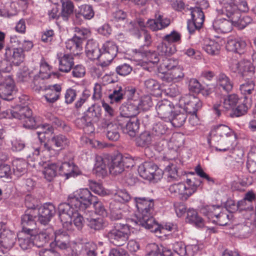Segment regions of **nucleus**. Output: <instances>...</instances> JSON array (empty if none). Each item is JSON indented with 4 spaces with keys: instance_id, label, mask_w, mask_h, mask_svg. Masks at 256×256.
Here are the masks:
<instances>
[{
    "instance_id": "obj_24",
    "label": "nucleus",
    "mask_w": 256,
    "mask_h": 256,
    "mask_svg": "<svg viewBox=\"0 0 256 256\" xmlns=\"http://www.w3.org/2000/svg\"><path fill=\"white\" fill-rule=\"evenodd\" d=\"M222 5V14L232 19L238 14V4L236 0H220Z\"/></svg>"
},
{
    "instance_id": "obj_54",
    "label": "nucleus",
    "mask_w": 256,
    "mask_h": 256,
    "mask_svg": "<svg viewBox=\"0 0 256 256\" xmlns=\"http://www.w3.org/2000/svg\"><path fill=\"white\" fill-rule=\"evenodd\" d=\"M58 166L55 163H52L46 166L42 172L44 178L48 181H51L56 175Z\"/></svg>"
},
{
    "instance_id": "obj_14",
    "label": "nucleus",
    "mask_w": 256,
    "mask_h": 256,
    "mask_svg": "<svg viewBox=\"0 0 256 256\" xmlns=\"http://www.w3.org/2000/svg\"><path fill=\"white\" fill-rule=\"evenodd\" d=\"M138 172L141 177L150 180L160 178V170L156 165L152 162H145L138 168Z\"/></svg>"
},
{
    "instance_id": "obj_16",
    "label": "nucleus",
    "mask_w": 256,
    "mask_h": 256,
    "mask_svg": "<svg viewBox=\"0 0 256 256\" xmlns=\"http://www.w3.org/2000/svg\"><path fill=\"white\" fill-rule=\"evenodd\" d=\"M239 98L237 94H232L227 96L224 100L223 104H215L213 109L217 116H220L224 109L226 110H233L238 104Z\"/></svg>"
},
{
    "instance_id": "obj_25",
    "label": "nucleus",
    "mask_w": 256,
    "mask_h": 256,
    "mask_svg": "<svg viewBox=\"0 0 256 256\" xmlns=\"http://www.w3.org/2000/svg\"><path fill=\"white\" fill-rule=\"evenodd\" d=\"M54 242L50 245H55L60 250H66L70 246V236L66 232L59 230L55 232Z\"/></svg>"
},
{
    "instance_id": "obj_23",
    "label": "nucleus",
    "mask_w": 256,
    "mask_h": 256,
    "mask_svg": "<svg viewBox=\"0 0 256 256\" xmlns=\"http://www.w3.org/2000/svg\"><path fill=\"white\" fill-rule=\"evenodd\" d=\"M14 82L13 79L8 76L0 84V97L2 99L10 100L12 98V94L14 92Z\"/></svg>"
},
{
    "instance_id": "obj_13",
    "label": "nucleus",
    "mask_w": 256,
    "mask_h": 256,
    "mask_svg": "<svg viewBox=\"0 0 256 256\" xmlns=\"http://www.w3.org/2000/svg\"><path fill=\"white\" fill-rule=\"evenodd\" d=\"M16 235L4 222L0 223V248L9 250L13 247Z\"/></svg>"
},
{
    "instance_id": "obj_12",
    "label": "nucleus",
    "mask_w": 256,
    "mask_h": 256,
    "mask_svg": "<svg viewBox=\"0 0 256 256\" xmlns=\"http://www.w3.org/2000/svg\"><path fill=\"white\" fill-rule=\"evenodd\" d=\"M34 71V75L32 80L33 88L36 91H40L42 88L43 80L48 78L50 76V67L47 62L42 60L40 70L35 69Z\"/></svg>"
},
{
    "instance_id": "obj_37",
    "label": "nucleus",
    "mask_w": 256,
    "mask_h": 256,
    "mask_svg": "<svg viewBox=\"0 0 256 256\" xmlns=\"http://www.w3.org/2000/svg\"><path fill=\"white\" fill-rule=\"evenodd\" d=\"M233 24L224 18L216 20L213 22L212 26L214 30L218 32L227 33L230 32L232 28Z\"/></svg>"
},
{
    "instance_id": "obj_4",
    "label": "nucleus",
    "mask_w": 256,
    "mask_h": 256,
    "mask_svg": "<svg viewBox=\"0 0 256 256\" xmlns=\"http://www.w3.org/2000/svg\"><path fill=\"white\" fill-rule=\"evenodd\" d=\"M59 217L63 228L67 230H70L72 228V220L78 230L82 228L84 218L78 211L79 209L70 208L66 202L58 206Z\"/></svg>"
},
{
    "instance_id": "obj_40",
    "label": "nucleus",
    "mask_w": 256,
    "mask_h": 256,
    "mask_svg": "<svg viewBox=\"0 0 256 256\" xmlns=\"http://www.w3.org/2000/svg\"><path fill=\"white\" fill-rule=\"evenodd\" d=\"M82 40L77 36H73L66 42V47L74 56L78 55L82 50Z\"/></svg>"
},
{
    "instance_id": "obj_7",
    "label": "nucleus",
    "mask_w": 256,
    "mask_h": 256,
    "mask_svg": "<svg viewBox=\"0 0 256 256\" xmlns=\"http://www.w3.org/2000/svg\"><path fill=\"white\" fill-rule=\"evenodd\" d=\"M129 224L115 223L112 228L108 230L104 236L114 245L120 246L128 241L130 234Z\"/></svg>"
},
{
    "instance_id": "obj_1",
    "label": "nucleus",
    "mask_w": 256,
    "mask_h": 256,
    "mask_svg": "<svg viewBox=\"0 0 256 256\" xmlns=\"http://www.w3.org/2000/svg\"><path fill=\"white\" fill-rule=\"evenodd\" d=\"M41 126L43 129L42 131L36 132L40 142V145L34 143L26 150V157L28 158L32 157V160H35L38 156L46 160L57 155L58 154V150L54 148L52 146L62 150L66 148L70 144L69 139L66 136L62 134L54 135L46 142L43 143L42 140L43 137L44 136V134L52 132L53 129L49 124H44Z\"/></svg>"
},
{
    "instance_id": "obj_53",
    "label": "nucleus",
    "mask_w": 256,
    "mask_h": 256,
    "mask_svg": "<svg viewBox=\"0 0 256 256\" xmlns=\"http://www.w3.org/2000/svg\"><path fill=\"white\" fill-rule=\"evenodd\" d=\"M14 166V174L18 176H22L26 172L27 164L26 161L22 159H16L12 162Z\"/></svg>"
},
{
    "instance_id": "obj_9",
    "label": "nucleus",
    "mask_w": 256,
    "mask_h": 256,
    "mask_svg": "<svg viewBox=\"0 0 256 256\" xmlns=\"http://www.w3.org/2000/svg\"><path fill=\"white\" fill-rule=\"evenodd\" d=\"M230 67L232 72L238 73L240 76L246 79L252 78L254 74V68L248 60H243L240 62L233 60Z\"/></svg>"
},
{
    "instance_id": "obj_64",
    "label": "nucleus",
    "mask_w": 256,
    "mask_h": 256,
    "mask_svg": "<svg viewBox=\"0 0 256 256\" xmlns=\"http://www.w3.org/2000/svg\"><path fill=\"white\" fill-rule=\"evenodd\" d=\"M112 102H118L124 98V91L122 86H118L114 90L112 94L109 95Z\"/></svg>"
},
{
    "instance_id": "obj_58",
    "label": "nucleus",
    "mask_w": 256,
    "mask_h": 256,
    "mask_svg": "<svg viewBox=\"0 0 256 256\" xmlns=\"http://www.w3.org/2000/svg\"><path fill=\"white\" fill-rule=\"evenodd\" d=\"M164 174L170 181L178 180L179 178L176 166L173 164H170L166 166Z\"/></svg>"
},
{
    "instance_id": "obj_39",
    "label": "nucleus",
    "mask_w": 256,
    "mask_h": 256,
    "mask_svg": "<svg viewBox=\"0 0 256 256\" xmlns=\"http://www.w3.org/2000/svg\"><path fill=\"white\" fill-rule=\"evenodd\" d=\"M122 204L116 201L110 203L109 218L112 220H118L123 218L124 211L122 210Z\"/></svg>"
},
{
    "instance_id": "obj_38",
    "label": "nucleus",
    "mask_w": 256,
    "mask_h": 256,
    "mask_svg": "<svg viewBox=\"0 0 256 256\" xmlns=\"http://www.w3.org/2000/svg\"><path fill=\"white\" fill-rule=\"evenodd\" d=\"M216 85L219 89L226 92H230L233 88V82L224 73L221 72L216 76Z\"/></svg>"
},
{
    "instance_id": "obj_8",
    "label": "nucleus",
    "mask_w": 256,
    "mask_h": 256,
    "mask_svg": "<svg viewBox=\"0 0 256 256\" xmlns=\"http://www.w3.org/2000/svg\"><path fill=\"white\" fill-rule=\"evenodd\" d=\"M220 206L214 205L206 206L201 209L202 212L212 222L220 226H225L230 220L229 216L226 212H220Z\"/></svg>"
},
{
    "instance_id": "obj_45",
    "label": "nucleus",
    "mask_w": 256,
    "mask_h": 256,
    "mask_svg": "<svg viewBox=\"0 0 256 256\" xmlns=\"http://www.w3.org/2000/svg\"><path fill=\"white\" fill-rule=\"evenodd\" d=\"M139 125L138 120L136 118H132L126 122L125 126L123 128V132L130 136H134L139 128Z\"/></svg>"
},
{
    "instance_id": "obj_50",
    "label": "nucleus",
    "mask_w": 256,
    "mask_h": 256,
    "mask_svg": "<svg viewBox=\"0 0 256 256\" xmlns=\"http://www.w3.org/2000/svg\"><path fill=\"white\" fill-rule=\"evenodd\" d=\"M62 9L60 12L61 16L64 20H68L70 16L73 13L74 6L72 2L69 0H64L62 2Z\"/></svg>"
},
{
    "instance_id": "obj_44",
    "label": "nucleus",
    "mask_w": 256,
    "mask_h": 256,
    "mask_svg": "<svg viewBox=\"0 0 256 256\" xmlns=\"http://www.w3.org/2000/svg\"><path fill=\"white\" fill-rule=\"evenodd\" d=\"M230 20L233 25L240 30L244 28L252 22V19L250 16H241L240 12L236 14L234 16H232Z\"/></svg>"
},
{
    "instance_id": "obj_32",
    "label": "nucleus",
    "mask_w": 256,
    "mask_h": 256,
    "mask_svg": "<svg viewBox=\"0 0 256 256\" xmlns=\"http://www.w3.org/2000/svg\"><path fill=\"white\" fill-rule=\"evenodd\" d=\"M44 98L48 103L52 104L56 102L60 98L62 87L60 85L55 84L50 86L46 90Z\"/></svg>"
},
{
    "instance_id": "obj_57",
    "label": "nucleus",
    "mask_w": 256,
    "mask_h": 256,
    "mask_svg": "<svg viewBox=\"0 0 256 256\" xmlns=\"http://www.w3.org/2000/svg\"><path fill=\"white\" fill-rule=\"evenodd\" d=\"M138 106V110H147L150 109L152 106V98L149 95L142 96L139 101H136Z\"/></svg>"
},
{
    "instance_id": "obj_29",
    "label": "nucleus",
    "mask_w": 256,
    "mask_h": 256,
    "mask_svg": "<svg viewBox=\"0 0 256 256\" xmlns=\"http://www.w3.org/2000/svg\"><path fill=\"white\" fill-rule=\"evenodd\" d=\"M53 232L52 228H48L46 230H42L36 235L32 234V239L34 246L38 248L42 247L48 243L50 235Z\"/></svg>"
},
{
    "instance_id": "obj_27",
    "label": "nucleus",
    "mask_w": 256,
    "mask_h": 256,
    "mask_svg": "<svg viewBox=\"0 0 256 256\" xmlns=\"http://www.w3.org/2000/svg\"><path fill=\"white\" fill-rule=\"evenodd\" d=\"M256 84L252 78L246 79L245 82L240 86V90L246 98L256 100Z\"/></svg>"
},
{
    "instance_id": "obj_26",
    "label": "nucleus",
    "mask_w": 256,
    "mask_h": 256,
    "mask_svg": "<svg viewBox=\"0 0 256 256\" xmlns=\"http://www.w3.org/2000/svg\"><path fill=\"white\" fill-rule=\"evenodd\" d=\"M18 119L23 120V126L26 128H36L35 120L32 117V111L26 106H23L20 108Z\"/></svg>"
},
{
    "instance_id": "obj_47",
    "label": "nucleus",
    "mask_w": 256,
    "mask_h": 256,
    "mask_svg": "<svg viewBox=\"0 0 256 256\" xmlns=\"http://www.w3.org/2000/svg\"><path fill=\"white\" fill-rule=\"evenodd\" d=\"M186 220L194 224L196 226L202 228L204 226V220L200 217L196 210L190 208L187 211Z\"/></svg>"
},
{
    "instance_id": "obj_33",
    "label": "nucleus",
    "mask_w": 256,
    "mask_h": 256,
    "mask_svg": "<svg viewBox=\"0 0 256 256\" xmlns=\"http://www.w3.org/2000/svg\"><path fill=\"white\" fill-rule=\"evenodd\" d=\"M246 46V42L240 38L229 37L226 44L228 50L235 52H240Z\"/></svg>"
},
{
    "instance_id": "obj_20",
    "label": "nucleus",
    "mask_w": 256,
    "mask_h": 256,
    "mask_svg": "<svg viewBox=\"0 0 256 256\" xmlns=\"http://www.w3.org/2000/svg\"><path fill=\"white\" fill-rule=\"evenodd\" d=\"M96 246L92 242L77 245L72 250V256H96Z\"/></svg>"
},
{
    "instance_id": "obj_18",
    "label": "nucleus",
    "mask_w": 256,
    "mask_h": 256,
    "mask_svg": "<svg viewBox=\"0 0 256 256\" xmlns=\"http://www.w3.org/2000/svg\"><path fill=\"white\" fill-rule=\"evenodd\" d=\"M36 210L38 220L44 225L49 222L56 212L55 207L52 204H46Z\"/></svg>"
},
{
    "instance_id": "obj_63",
    "label": "nucleus",
    "mask_w": 256,
    "mask_h": 256,
    "mask_svg": "<svg viewBox=\"0 0 256 256\" xmlns=\"http://www.w3.org/2000/svg\"><path fill=\"white\" fill-rule=\"evenodd\" d=\"M132 66L126 63L120 64L116 68V73L122 76H126L129 74L132 71Z\"/></svg>"
},
{
    "instance_id": "obj_55",
    "label": "nucleus",
    "mask_w": 256,
    "mask_h": 256,
    "mask_svg": "<svg viewBox=\"0 0 256 256\" xmlns=\"http://www.w3.org/2000/svg\"><path fill=\"white\" fill-rule=\"evenodd\" d=\"M107 129L106 136L111 140L116 141L120 138L119 126L116 124L106 127Z\"/></svg>"
},
{
    "instance_id": "obj_11",
    "label": "nucleus",
    "mask_w": 256,
    "mask_h": 256,
    "mask_svg": "<svg viewBox=\"0 0 256 256\" xmlns=\"http://www.w3.org/2000/svg\"><path fill=\"white\" fill-rule=\"evenodd\" d=\"M133 166V160L126 157L118 154L112 158L108 165L110 172L113 175H117L122 172L124 167Z\"/></svg>"
},
{
    "instance_id": "obj_35",
    "label": "nucleus",
    "mask_w": 256,
    "mask_h": 256,
    "mask_svg": "<svg viewBox=\"0 0 256 256\" xmlns=\"http://www.w3.org/2000/svg\"><path fill=\"white\" fill-rule=\"evenodd\" d=\"M82 16L85 19L90 20L94 16V12L92 7L88 4L82 5L79 7V10L76 13L74 22L77 24H80V16Z\"/></svg>"
},
{
    "instance_id": "obj_34",
    "label": "nucleus",
    "mask_w": 256,
    "mask_h": 256,
    "mask_svg": "<svg viewBox=\"0 0 256 256\" xmlns=\"http://www.w3.org/2000/svg\"><path fill=\"white\" fill-rule=\"evenodd\" d=\"M120 114L122 117H134L140 112L136 100L128 103L126 105H122L120 108Z\"/></svg>"
},
{
    "instance_id": "obj_30",
    "label": "nucleus",
    "mask_w": 256,
    "mask_h": 256,
    "mask_svg": "<svg viewBox=\"0 0 256 256\" xmlns=\"http://www.w3.org/2000/svg\"><path fill=\"white\" fill-rule=\"evenodd\" d=\"M86 52L90 59L93 60L98 59L100 62V48H99L96 42L93 40H88L86 46Z\"/></svg>"
},
{
    "instance_id": "obj_21",
    "label": "nucleus",
    "mask_w": 256,
    "mask_h": 256,
    "mask_svg": "<svg viewBox=\"0 0 256 256\" xmlns=\"http://www.w3.org/2000/svg\"><path fill=\"white\" fill-rule=\"evenodd\" d=\"M4 57L13 64L18 66L24 62L25 55L22 48H6L5 49Z\"/></svg>"
},
{
    "instance_id": "obj_6",
    "label": "nucleus",
    "mask_w": 256,
    "mask_h": 256,
    "mask_svg": "<svg viewBox=\"0 0 256 256\" xmlns=\"http://www.w3.org/2000/svg\"><path fill=\"white\" fill-rule=\"evenodd\" d=\"M96 196H93L88 188H80L70 194L68 198L70 208L84 210L89 207L94 201Z\"/></svg>"
},
{
    "instance_id": "obj_22",
    "label": "nucleus",
    "mask_w": 256,
    "mask_h": 256,
    "mask_svg": "<svg viewBox=\"0 0 256 256\" xmlns=\"http://www.w3.org/2000/svg\"><path fill=\"white\" fill-rule=\"evenodd\" d=\"M100 116L101 108L100 106L93 104L84 112L82 120L84 121L86 125L88 126L94 123L98 122Z\"/></svg>"
},
{
    "instance_id": "obj_59",
    "label": "nucleus",
    "mask_w": 256,
    "mask_h": 256,
    "mask_svg": "<svg viewBox=\"0 0 256 256\" xmlns=\"http://www.w3.org/2000/svg\"><path fill=\"white\" fill-rule=\"evenodd\" d=\"M192 20L198 24V26H202L204 21V16L200 8L196 7L192 9L191 11Z\"/></svg>"
},
{
    "instance_id": "obj_36",
    "label": "nucleus",
    "mask_w": 256,
    "mask_h": 256,
    "mask_svg": "<svg viewBox=\"0 0 256 256\" xmlns=\"http://www.w3.org/2000/svg\"><path fill=\"white\" fill-rule=\"evenodd\" d=\"M59 70L60 72L68 73L74 66V57L70 54H64L58 58Z\"/></svg>"
},
{
    "instance_id": "obj_60",
    "label": "nucleus",
    "mask_w": 256,
    "mask_h": 256,
    "mask_svg": "<svg viewBox=\"0 0 256 256\" xmlns=\"http://www.w3.org/2000/svg\"><path fill=\"white\" fill-rule=\"evenodd\" d=\"M158 50L162 56H169L176 52V49L174 44H168V43L164 41L162 46L158 47Z\"/></svg>"
},
{
    "instance_id": "obj_46",
    "label": "nucleus",
    "mask_w": 256,
    "mask_h": 256,
    "mask_svg": "<svg viewBox=\"0 0 256 256\" xmlns=\"http://www.w3.org/2000/svg\"><path fill=\"white\" fill-rule=\"evenodd\" d=\"M88 226L94 230H100L108 225V222L102 218H85Z\"/></svg>"
},
{
    "instance_id": "obj_31",
    "label": "nucleus",
    "mask_w": 256,
    "mask_h": 256,
    "mask_svg": "<svg viewBox=\"0 0 256 256\" xmlns=\"http://www.w3.org/2000/svg\"><path fill=\"white\" fill-rule=\"evenodd\" d=\"M184 76V74L182 68L178 64L170 72L164 74L163 80L168 82H176L182 80Z\"/></svg>"
},
{
    "instance_id": "obj_10",
    "label": "nucleus",
    "mask_w": 256,
    "mask_h": 256,
    "mask_svg": "<svg viewBox=\"0 0 256 256\" xmlns=\"http://www.w3.org/2000/svg\"><path fill=\"white\" fill-rule=\"evenodd\" d=\"M118 52L117 46L113 42H104L100 48V62L102 66H108L116 56Z\"/></svg>"
},
{
    "instance_id": "obj_62",
    "label": "nucleus",
    "mask_w": 256,
    "mask_h": 256,
    "mask_svg": "<svg viewBox=\"0 0 256 256\" xmlns=\"http://www.w3.org/2000/svg\"><path fill=\"white\" fill-rule=\"evenodd\" d=\"M180 34L178 32L174 30L170 34L164 36L162 38V40L168 43V44H173L180 41Z\"/></svg>"
},
{
    "instance_id": "obj_3",
    "label": "nucleus",
    "mask_w": 256,
    "mask_h": 256,
    "mask_svg": "<svg viewBox=\"0 0 256 256\" xmlns=\"http://www.w3.org/2000/svg\"><path fill=\"white\" fill-rule=\"evenodd\" d=\"M202 181L196 178H188L186 182L170 184L168 191L173 197H178L182 200H187L197 190Z\"/></svg>"
},
{
    "instance_id": "obj_61",
    "label": "nucleus",
    "mask_w": 256,
    "mask_h": 256,
    "mask_svg": "<svg viewBox=\"0 0 256 256\" xmlns=\"http://www.w3.org/2000/svg\"><path fill=\"white\" fill-rule=\"evenodd\" d=\"M12 170L9 165L3 164L0 165V178L4 182H8L11 179Z\"/></svg>"
},
{
    "instance_id": "obj_15",
    "label": "nucleus",
    "mask_w": 256,
    "mask_h": 256,
    "mask_svg": "<svg viewBox=\"0 0 256 256\" xmlns=\"http://www.w3.org/2000/svg\"><path fill=\"white\" fill-rule=\"evenodd\" d=\"M37 210H27L22 216L21 224L22 226V232L25 234L32 232L36 227Z\"/></svg>"
},
{
    "instance_id": "obj_41",
    "label": "nucleus",
    "mask_w": 256,
    "mask_h": 256,
    "mask_svg": "<svg viewBox=\"0 0 256 256\" xmlns=\"http://www.w3.org/2000/svg\"><path fill=\"white\" fill-rule=\"evenodd\" d=\"M110 159L106 156H96L94 170L96 173L104 175L106 174V168H108Z\"/></svg>"
},
{
    "instance_id": "obj_17",
    "label": "nucleus",
    "mask_w": 256,
    "mask_h": 256,
    "mask_svg": "<svg viewBox=\"0 0 256 256\" xmlns=\"http://www.w3.org/2000/svg\"><path fill=\"white\" fill-rule=\"evenodd\" d=\"M180 102L184 104V110L186 114L196 113L202 106L200 100L193 95H186L180 99Z\"/></svg>"
},
{
    "instance_id": "obj_42",
    "label": "nucleus",
    "mask_w": 256,
    "mask_h": 256,
    "mask_svg": "<svg viewBox=\"0 0 256 256\" xmlns=\"http://www.w3.org/2000/svg\"><path fill=\"white\" fill-rule=\"evenodd\" d=\"M167 124H168L166 122V120L158 122L154 124L150 132L156 140L166 134L168 130Z\"/></svg>"
},
{
    "instance_id": "obj_49",
    "label": "nucleus",
    "mask_w": 256,
    "mask_h": 256,
    "mask_svg": "<svg viewBox=\"0 0 256 256\" xmlns=\"http://www.w3.org/2000/svg\"><path fill=\"white\" fill-rule=\"evenodd\" d=\"M186 118V114L181 112H176L174 114L172 117L170 118V120L166 121V122L168 124L170 122L174 126L180 128L185 123Z\"/></svg>"
},
{
    "instance_id": "obj_5",
    "label": "nucleus",
    "mask_w": 256,
    "mask_h": 256,
    "mask_svg": "<svg viewBox=\"0 0 256 256\" xmlns=\"http://www.w3.org/2000/svg\"><path fill=\"white\" fill-rule=\"evenodd\" d=\"M210 136L211 140L214 142L224 144V148H216V150L220 152L228 150L232 144V140L236 138L234 131L227 126L224 124L214 126L210 131Z\"/></svg>"
},
{
    "instance_id": "obj_2",
    "label": "nucleus",
    "mask_w": 256,
    "mask_h": 256,
    "mask_svg": "<svg viewBox=\"0 0 256 256\" xmlns=\"http://www.w3.org/2000/svg\"><path fill=\"white\" fill-rule=\"evenodd\" d=\"M134 201L138 210V221L130 220L128 222L134 224L141 225L151 232H156L159 228L158 224L152 217L154 202L152 199L146 197H134Z\"/></svg>"
},
{
    "instance_id": "obj_56",
    "label": "nucleus",
    "mask_w": 256,
    "mask_h": 256,
    "mask_svg": "<svg viewBox=\"0 0 256 256\" xmlns=\"http://www.w3.org/2000/svg\"><path fill=\"white\" fill-rule=\"evenodd\" d=\"M34 70H30L26 68L20 70L17 74L18 80L21 82H28L30 78L34 77Z\"/></svg>"
},
{
    "instance_id": "obj_19",
    "label": "nucleus",
    "mask_w": 256,
    "mask_h": 256,
    "mask_svg": "<svg viewBox=\"0 0 256 256\" xmlns=\"http://www.w3.org/2000/svg\"><path fill=\"white\" fill-rule=\"evenodd\" d=\"M174 108V104L166 99L158 102L156 106V110L158 117L166 121L170 120V116Z\"/></svg>"
},
{
    "instance_id": "obj_52",
    "label": "nucleus",
    "mask_w": 256,
    "mask_h": 256,
    "mask_svg": "<svg viewBox=\"0 0 256 256\" xmlns=\"http://www.w3.org/2000/svg\"><path fill=\"white\" fill-rule=\"evenodd\" d=\"M203 48L208 54L212 55H216L219 53L220 46L215 40H208L206 41Z\"/></svg>"
},
{
    "instance_id": "obj_28",
    "label": "nucleus",
    "mask_w": 256,
    "mask_h": 256,
    "mask_svg": "<svg viewBox=\"0 0 256 256\" xmlns=\"http://www.w3.org/2000/svg\"><path fill=\"white\" fill-rule=\"evenodd\" d=\"M58 168L60 174L65 176L66 179L80 174L78 168L72 162H63Z\"/></svg>"
},
{
    "instance_id": "obj_48",
    "label": "nucleus",
    "mask_w": 256,
    "mask_h": 256,
    "mask_svg": "<svg viewBox=\"0 0 256 256\" xmlns=\"http://www.w3.org/2000/svg\"><path fill=\"white\" fill-rule=\"evenodd\" d=\"M156 140L150 131L144 132L136 138V143L140 146H144L150 144Z\"/></svg>"
},
{
    "instance_id": "obj_43",
    "label": "nucleus",
    "mask_w": 256,
    "mask_h": 256,
    "mask_svg": "<svg viewBox=\"0 0 256 256\" xmlns=\"http://www.w3.org/2000/svg\"><path fill=\"white\" fill-rule=\"evenodd\" d=\"M161 58L162 60L158 67V70L160 72L164 74L178 64V62L176 60L164 56Z\"/></svg>"
},
{
    "instance_id": "obj_51",
    "label": "nucleus",
    "mask_w": 256,
    "mask_h": 256,
    "mask_svg": "<svg viewBox=\"0 0 256 256\" xmlns=\"http://www.w3.org/2000/svg\"><path fill=\"white\" fill-rule=\"evenodd\" d=\"M24 236L18 238V244L24 250H26L32 248L34 246L32 239V232L30 234L24 233Z\"/></svg>"
}]
</instances>
